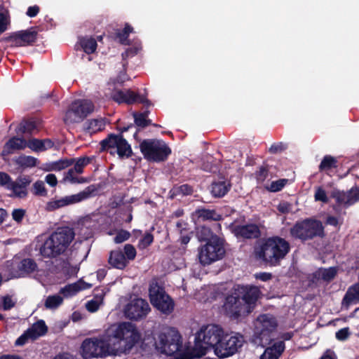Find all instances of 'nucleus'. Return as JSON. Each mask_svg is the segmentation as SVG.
<instances>
[{
	"label": "nucleus",
	"mask_w": 359,
	"mask_h": 359,
	"mask_svg": "<svg viewBox=\"0 0 359 359\" xmlns=\"http://www.w3.org/2000/svg\"><path fill=\"white\" fill-rule=\"evenodd\" d=\"M141 339V332L135 324L128 321L116 323L110 325L102 334L85 339L81 345V354L85 359L127 354Z\"/></svg>",
	"instance_id": "nucleus-1"
},
{
	"label": "nucleus",
	"mask_w": 359,
	"mask_h": 359,
	"mask_svg": "<svg viewBox=\"0 0 359 359\" xmlns=\"http://www.w3.org/2000/svg\"><path fill=\"white\" fill-rule=\"evenodd\" d=\"M74 236L75 233L72 229L62 227L48 236H38L37 243L40 255L45 258L58 257L67 250Z\"/></svg>",
	"instance_id": "nucleus-2"
},
{
	"label": "nucleus",
	"mask_w": 359,
	"mask_h": 359,
	"mask_svg": "<svg viewBox=\"0 0 359 359\" xmlns=\"http://www.w3.org/2000/svg\"><path fill=\"white\" fill-rule=\"evenodd\" d=\"M222 335L223 330L218 325L202 327L196 334L194 346L189 351V358H200L205 355L209 348L217 346Z\"/></svg>",
	"instance_id": "nucleus-3"
},
{
	"label": "nucleus",
	"mask_w": 359,
	"mask_h": 359,
	"mask_svg": "<svg viewBox=\"0 0 359 359\" xmlns=\"http://www.w3.org/2000/svg\"><path fill=\"white\" fill-rule=\"evenodd\" d=\"M290 250L287 241L280 237L269 238L256 249L257 256L270 266L279 264Z\"/></svg>",
	"instance_id": "nucleus-4"
},
{
	"label": "nucleus",
	"mask_w": 359,
	"mask_h": 359,
	"mask_svg": "<svg viewBox=\"0 0 359 359\" xmlns=\"http://www.w3.org/2000/svg\"><path fill=\"white\" fill-rule=\"evenodd\" d=\"M153 346L160 353L172 355L182 348V337L173 327H167L160 332L156 338H154Z\"/></svg>",
	"instance_id": "nucleus-5"
},
{
	"label": "nucleus",
	"mask_w": 359,
	"mask_h": 359,
	"mask_svg": "<svg viewBox=\"0 0 359 359\" xmlns=\"http://www.w3.org/2000/svg\"><path fill=\"white\" fill-rule=\"evenodd\" d=\"M140 148L146 159L154 162L165 161L171 153L170 149L165 142L157 139L143 140L140 144Z\"/></svg>",
	"instance_id": "nucleus-6"
},
{
	"label": "nucleus",
	"mask_w": 359,
	"mask_h": 359,
	"mask_svg": "<svg viewBox=\"0 0 359 359\" xmlns=\"http://www.w3.org/2000/svg\"><path fill=\"white\" fill-rule=\"evenodd\" d=\"M225 250L223 241L217 236H212L208 241L198 250V260L203 265H210L221 259Z\"/></svg>",
	"instance_id": "nucleus-7"
},
{
	"label": "nucleus",
	"mask_w": 359,
	"mask_h": 359,
	"mask_svg": "<svg viewBox=\"0 0 359 359\" xmlns=\"http://www.w3.org/2000/svg\"><path fill=\"white\" fill-rule=\"evenodd\" d=\"M290 234L295 238L302 241L313 239L314 237H321L324 234L323 226L320 221L316 219H305L297 222L291 229Z\"/></svg>",
	"instance_id": "nucleus-8"
},
{
	"label": "nucleus",
	"mask_w": 359,
	"mask_h": 359,
	"mask_svg": "<svg viewBox=\"0 0 359 359\" xmlns=\"http://www.w3.org/2000/svg\"><path fill=\"white\" fill-rule=\"evenodd\" d=\"M97 189L95 185H90L84 189L82 191H80L76 194L65 196L62 197L56 196L47 203L46 209L48 211H53L59 208L80 203L94 196L97 192Z\"/></svg>",
	"instance_id": "nucleus-9"
},
{
	"label": "nucleus",
	"mask_w": 359,
	"mask_h": 359,
	"mask_svg": "<svg viewBox=\"0 0 359 359\" xmlns=\"http://www.w3.org/2000/svg\"><path fill=\"white\" fill-rule=\"evenodd\" d=\"M149 292L150 302L156 309L166 315L172 312L174 302L161 287L156 283H152Z\"/></svg>",
	"instance_id": "nucleus-10"
},
{
	"label": "nucleus",
	"mask_w": 359,
	"mask_h": 359,
	"mask_svg": "<svg viewBox=\"0 0 359 359\" xmlns=\"http://www.w3.org/2000/svg\"><path fill=\"white\" fill-rule=\"evenodd\" d=\"M243 337L240 334H224L220 338L217 346L215 347V353L219 358H226L235 354L243 346Z\"/></svg>",
	"instance_id": "nucleus-11"
},
{
	"label": "nucleus",
	"mask_w": 359,
	"mask_h": 359,
	"mask_svg": "<svg viewBox=\"0 0 359 359\" xmlns=\"http://www.w3.org/2000/svg\"><path fill=\"white\" fill-rule=\"evenodd\" d=\"M94 105L90 100H76L67 109L64 121L72 125L82 121L90 113L93 111Z\"/></svg>",
	"instance_id": "nucleus-12"
},
{
	"label": "nucleus",
	"mask_w": 359,
	"mask_h": 359,
	"mask_svg": "<svg viewBox=\"0 0 359 359\" xmlns=\"http://www.w3.org/2000/svg\"><path fill=\"white\" fill-rule=\"evenodd\" d=\"M103 150L111 154H117L120 157H129L132 154L130 146L121 135H110L101 142Z\"/></svg>",
	"instance_id": "nucleus-13"
},
{
	"label": "nucleus",
	"mask_w": 359,
	"mask_h": 359,
	"mask_svg": "<svg viewBox=\"0 0 359 359\" xmlns=\"http://www.w3.org/2000/svg\"><path fill=\"white\" fill-rule=\"evenodd\" d=\"M151 311L149 303L142 299L137 298L130 301L123 309L124 316L131 320H140L147 317Z\"/></svg>",
	"instance_id": "nucleus-14"
},
{
	"label": "nucleus",
	"mask_w": 359,
	"mask_h": 359,
	"mask_svg": "<svg viewBox=\"0 0 359 359\" xmlns=\"http://www.w3.org/2000/svg\"><path fill=\"white\" fill-rule=\"evenodd\" d=\"M278 325L276 318L271 314H262L259 316L254 322L255 334L263 341H268L269 337L273 333Z\"/></svg>",
	"instance_id": "nucleus-15"
},
{
	"label": "nucleus",
	"mask_w": 359,
	"mask_h": 359,
	"mask_svg": "<svg viewBox=\"0 0 359 359\" xmlns=\"http://www.w3.org/2000/svg\"><path fill=\"white\" fill-rule=\"evenodd\" d=\"M223 308L226 314L233 318L245 316L250 313L248 306L245 305L234 291L226 297Z\"/></svg>",
	"instance_id": "nucleus-16"
},
{
	"label": "nucleus",
	"mask_w": 359,
	"mask_h": 359,
	"mask_svg": "<svg viewBox=\"0 0 359 359\" xmlns=\"http://www.w3.org/2000/svg\"><path fill=\"white\" fill-rule=\"evenodd\" d=\"M233 291L241 298L245 305L248 306L250 312L262 294L259 287L253 285H238Z\"/></svg>",
	"instance_id": "nucleus-17"
},
{
	"label": "nucleus",
	"mask_w": 359,
	"mask_h": 359,
	"mask_svg": "<svg viewBox=\"0 0 359 359\" xmlns=\"http://www.w3.org/2000/svg\"><path fill=\"white\" fill-rule=\"evenodd\" d=\"M47 332V326L43 320H39L34 323L24 334L15 341L17 346H22L29 340L33 341L44 335Z\"/></svg>",
	"instance_id": "nucleus-18"
},
{
	"label": "nucleus",
	"mask_w": 359,
	"mask_h": 359,
	"mask_svg": "<svg viewBox=\"0 0 359 359\" xmlns=\"http://www.w3.org/2000/svg\"><path fill=\"white\" fill-rule=\"evenodd\" d=\"M36 36L37 32L34 29H29L13 33L6 41H13L15 46H25L35 42Z\"/></svg>",
	"instance_id": "nucleus-19"
},
{
	"label": "nucleus",
	"mask_w": 359,
	"mask_h": 359,
	"mask_svg": "<svg viewBox=\"0 0 359 359\" xmlns=\"http://www.w3.org/2000/svg\"><path fill=\"white\" fill-rule=\"evenodd\" d=\"M332 196L340 204L352 205L359 201V188L353 187L348 192L334 190Z\"/></svg>",
	"instance_id": "nucleus-20"
},
{
	"label": "nucleus",
	"mask_w": 359,
	"mask_h": 359,
	"mask_svg": "<svg viewBox=\"0 0 359 359\" xmlns=\"http://www.w3.org/2000/svg\"><path fill=\"white\" fill-rule=\"evenodd\" d=\"M31 183L29 177H18L15 182H12L10 184L8 190L11 191V196L18 198H24L27 196V187Z\"/></svg>",
	"instance_id": "nucleus-21"
},
{
	"label": "nucleus",
	"mask_w": 359,
	"mask_h": 359,
	"mask_svg": "<svg viewBox=\"0 0 359 359\" xmlns=\"http://www.w3.org/2000/svg\"><path fill=\"white\" fill-rule=\"evenodd\" d=\"M112 98L114 101L122 103L132 104L134 102H144L145 98L135 94L130 90H116L113 93Z\"/></svg>",
	"instance_id": "nucleus-22"
},
{
	"label": "nucleus",
	"mask_w": 359,
	"mask_h": 359,
	"mask_svg": "<svg viewBox=\"0 0 359 359\" xmlns=\"http://www.w3.org/2000/svg\"><path fill=\"white\" fill-rule=\"evenodd\" d=\"M105 288H97L94 291L93 298L88 301L85 307L90 313H95L104 304V299L107 292Z\"/></svg>",
	"instance_id": "nucleus-23"
},
{
	"label": "nucleus",
	"mask_w": 359,
	"mask_h": 359,
	"mask_svg": "<svg viewBox=\"0 0 359 359\" xmlns=\"http://www.w3.org/2000/svg\"><path fill=\"white\" fill-rule=\"evenodd\" d=\"M27 147V140L23 138L13 137L4 144L1 155L5 156L18 150H23Z\"/></svg>",
	"instance_id": "nucleus-24"
},
{
	"label": "nucleus",
	"mask_w": 359,
	"mask_h": 359,
	"mask_svg": "<svg viewBox=\"0 0 359 359\" xmlns=\"http://www.w3.org/2000/svg\"><path fill=\"white\" fill-rule=\"evenodd\" d=\"M358 303H359V282L348 288L342 299V306L348 309L351 305Z\"/></svg>",
	"instance_id": "nucleus-25"
},
{
	"label": "nucleus",
	"mask_w": 359,
	"mask_h": 359,
	"mask_svg": "<svg viewBox=\"0 0 359 359\" xmlns=\"http://www.w3.org/2000/svg\"><path fill=\"white\" fill-rule=\"evenodd\" d=\"M284 349L285 344L283 341L276 342L265 349L259 359H278Z\"/></svg>",
	"instance_id": "nucleus-26"
},
{
	"label": "nucleus",
	"mask_w": 359,
	"mask_h": 359,
	"mask_svg": "<svg viewBox=\"0 0 359 359\" xmlns=\"http://www.w3.org/2000/svg\"><path fill=\"white\" fill-rule=\"evenodd\" d=\"M90 284L86 283L83 280H79L76 283L69 284L61 288L60 292L65 297H72L75 295L79 291L90 288Z\"/></svg>",
	"instance_id": "nucleus-27"
},
{
	"label": "nucleus",
	"mask_w": 359,
	"mask_h": 359,
	"mask_svg": "<svg viewBox=\"0 0 359 359\" xmlns=\"http://www.w3.org/2000/svg\"><path fill=\"white\" fill-rule=\"evenodd\" d=\"M109 263L116 269H123L126 266L128 261L121 251L114 250L110 253Z\"/></svg>",
	"instance_id": "nucleus-28"
},
{
	"label": "nucleus",
	"mask_w": 359,
	"mask_h": 359,
	"mask_svg": "<svg viewBox=\"0 0 359 359\" xmlns=\"http://www.w3.org/2000/svg\"><path fill=\"white\" fill-rule=\"evenodd\" d=\"M236 233L247 238H257L259 235V230L257 225L248 224L237 228Z\"/></svg>",
	"instance_id": "nucleus-29"
},
{
	"label": "nucleus",
	"mask_w": 359,
	"mask_h": 359,
	"mask_svg": "<svg viewBox=\"0 0 359 359\" xmlns=\"http://www.w3.org/2000/svg\"><path fill=\"white\" fill-rule=\"evenodd\" d=\"M106 121L104 118H95L88 121L86 123L85 129L89 133H95L103 130L105 127Z\"/></svg>",
	"instance_id": "nucleus-30"
},
{
	"label": "nucleus",
	"mask_w": 359,
	"mask_h": 359,
	"mask_svg": "<svg viewBox=\"0 0 359 359\" xmlns=\"http://www.w3.org/2000/svg\"><path fill=\"white\" fill-rule=\"evenodd\" d=\"M337 273V269L335 267H330L328 269L321 268L315 272L314 276L318 279L330 281L336 276Z\"/></svg>",
	"instance_id": "nucleus-31"
},
{
	"label": "nucleus",
	"mask_w": 359,
	"mask_h": 359,
	"mask_svg": "<svg viewBox=\"0 0 359 359\" xmlns=\"http://www.w3.org/2000/svg\"><path fill=\"white\" fill-rule=\"evenodd\" d=\"M229 189V184L226 181L213 182L211 187V192L215 197H222Z\"/></svg>",
	"instance_id": "nucleus-32"
},
{
	"label": "nucleus",
	"mask_w": 359,
	"mask_h": 359,
	"mask_svg": "<svg viewBox=\"0 0 359 359\" xmlns=\"http://www.w3.org/2000/svg\"><path fill=\"white\" fill-rule=\"evenodd\" d=\"M73 159H60L46 165V171H60L70 166L74 163Z\"/></svg>",
	"instance_id": "nucleus-33"
},
{
	"label": "nucleus",
	"mask_w": 359,
	"mask_h": 359,
	"mask_svg": "<svg viewBox=\"0 0 359 359\" xmlns=\"http://www.w3.org/2000/svg\"><path fill=\"white\" fill-rule=\"evenodd\" d=\"M37 159L33 156L21 155L15 159L17 165L23 168H32L36 165Z\"/></svg>",
	"instance_id": "nucleus-34"
},
{
	"label": "nucleus",
	"mask_w": 359,
	"mask_h": 359,
	"mask_svg": "<svg viewBox=\"0 0 359 359\" xmlns=\"http://www.w3.org/2000/svg\"><path fill=\"white\" fill-rule=\"evenodd\" d=\"M195 214L202 220H219L221 216L215 210L200 209L196 211Z\"/></svg>",
	"instance_id": "nucleus-35"
},
{
	"label": "nucleus",
	"mask_w": 359,
	"mask_h": 359,
	"mask_svg": "<svg viewBox=\"0 0 359 359\" xmlns=\"http://www.w3.org/2000/svg\"><path fill=\"white\" fill-rule=\"evenodd\" d=\"M76 175L77 173L75 170L74 168H71L65 173L63 180L72 184H83L88 182L86 178L79 177Z\"/></svg>",
	"instance_id": "nucleus-36"
},
{
	"label": "nucleus",
	"mask_w": 359,
	"mask_h": 359,
	"mask_svg": "<svg viewBox=\"0 0 359 359\" xmlns=\"http://www.w3.org/2000/svg\"><path fill=\"white\" fill-rule=\"evenodd\" d=\"M80 43L84 52L88 54L94 53L97 48V42L93 38H83L81 39Z\"/></svg>",
	"instance_id": "nucleus-37"
},
{
	"label": "nucleus",
	"mask_w": 359,
	"mask_h": 359,
	"mask_svg": "<svg viewBox=\"0 0 359 359\" xmlns=\"http://www.w3.org/2000/svg\"><path fill=\"white\" fill-rule=\"evenodd\" d=\"M63 299L60 295L48 296L45 301V306L48 309H55L62 304Z\"/></svg>",
	"instance_id": "nucleus-38"
},
{
	"label": "nucleus",
	"mask_w": 359,
	"mask_h": 359,
	"mask_svg": "<svg viewBox=\"0 0 359 359\" xmlns=\"http://www.w3.org/2000/svg\"><path fill=\"white\" fill-rule=\"evenodd\" d=\"M192 188L187 184H183L179 187H175L170 192V198H173L175 196L180 195H189L192 193Z\"/></svg>",
	"instance_id": "nucleus-39"
},
{
	"label": "nucleus",
	"mask_w": 359,
	"mask_h": 359,
	"mask_svg": "<svg viewBox=\"0 0 359 359\" xmlns=\"http://www.w3.org/2000/svg\"><path fill=\"white\" fill-rule=\"evenodd\" d=\"M19 269L25 273H29L35 271L36 264L31 259H25L20 262Z\"/></svg>",
	"instance_id": "nucleus-40"
},
{
	"label": "nucleus",
	"mask_w": 359,
	"mask_h": 359,
	"mask_svg": "<svg viewBox=\"0 0 359 359\" xmlns=\"http://www.w3.org/2000/svg\"><path fill=\"white\" fill-rule=\"evenodd\" d=\"M336 166V158L331 156H325L319 165V169L320 170H327Z\"/></svg>",
	"instance_id": "nucleus-41"
},
{
	"label": "nucleus",
	"mask_w": 359,
	"mask_h": 359,
	"mask_svg": "<svg viewBox=\"0 0 359 359\" xmlns=\"http://www.w3.org/2000/svg\"><path fill=\"white\" fill-rule=\"evenodd\" d=\"M36 128V124L34 121H22L18 128V132L22 133H30Z\"/></svg>",
	"instance_id": "nucleus-42"
},
{
	"label": "nucleus",
	"mask_w": 359,
	"mask_h": 359,
	"mask_svg": "<svg viewBox=\"0 0 359 359\" xmlns=\"http://www.w3.org/2000/svg\"><path fill=\"white\" fill-rule=\"evenodd\" d=\"M134 118L136 125L140 127L144 128L150 123V121L147 118V114L146 113L135 114Z\"/></svg>",
	"instance_id": "nucleus-43"
},
{
	"label": "nucleus",
	"mask_w": 359,
	"mask_h": 359,
	"mask_svg": "<svg viewBox=\"0 0 359 359\" xmlns=\"http://www.w3.org/2000/svg\"><path fill=\"white\" fill-rule=\"evenodd\" d=\"M133 32V28L126 25L123 31H118L116 32V36L119 39V41L121 43L126 44L128 41V36L130 32Z\"/></svg>",
	"instance_id": "nucleus-44"
},
{
	"label": "nucleus",
	"mask_w": 359,
	"mask_h": 359,
	"mask_svg": "<svg viewBox=\"0 0 359 359\" xmlns=\"http://www.w3.org/2000/svg\"><path fill=\"white\" fill-rule=\"evenodd\" d=\"M90 163V158L88 157L80 158L75 162L74 169L77 174L83 172V168Z\"/></svg>",
	"instance_id": "nucleus-45"
},
{
	"label": "nucleus",
	"mask_w": 359,
	"mask_h": 359,
	"mask_svg": "<svg viewBox=\"0 0 359 359\" xmlns=\"http://www.w3.org/2000/svg\"><path fill=\"white\" fill-rule=\"evenodd\" d=\"M33 192L36 195L46 196L47 194V191L45 188L43 182L39 180L36 181L33 184Z\"/></svg>",
	"instance_id": "nucleus-46"
},
{
	"label": "nucleus",
	"mask_w": 359,
	"mask_h": 359,
	"mask_svg": "<svg viewBox=\"0 0 359 359\" xmlns=\"http://www.w3.org/2000/svg\"><path fill=\"white\" fill-rule=\"evenodd\" d=\"M314 198L316 201H321L323 203L328 202V197L325 191L322 187H317L314 194Z\"/></svg>",
	"instance_id": "nucleus-47"
},
{
	"label": "nucleus",
	"mask_w": 359,
	"mask_h": 359,
	"mask_svg": "<svg viewBox=\"0 0 359 359\" xmlns=\"http://www.w3.org/2000/svg\"><path fill=\"white\" fill-rule=\"evenodd\" d=\"M124 256L126 260H133L136 256V250L133 245L126 244L124 246Z\"/></svg>",
	"instance_id": "nucleus-48"
},
{
	"label": "nucleus",
	"mask_w": 359,
	"mask_h": 359,
	"mask_svg": "<svg viewBox=\"0 0 359 359\" xmlns=\"http://www.w3.org/2000/svg\"><path fill=\"white\" fill-rule=\"evenodd\" d=\"M287 182V180L285 179L272 182L268 187V189L273 192L278 191L285 185Z\"/></svg>",
	"instance_id": "nucleus-49"
},
{
	"label": "nucleus",
	"mask_w": 359,
	"mask_h": 359,
	"mask_svg": "<svg viewBox=\"0 0 359 359\" xmlns=\"http://www.w3.org/2000/svg\"><path fill=\"white\" fill-rule=\"evenodd\" d=\"M8 23L9 20L7 12L0 11V34L7 29Z\"/></svg>",
	"instance_id": "nucleus-50"
},
{
	"label": "nucleus",
	"mask_w": 359,
	"mask_h": 359,
	"mask_svg": "<svg viewBox=\"0 0 359 359\" xmlns=\"http://www.w3.org/2000/svg\"><path fill=\"white\" fill-rule=\"evenodd\" d=\"M154 238L153 236L147 233L143 238L139 241L138 247L140 249H144L148 247L153 242Z\"/></svg>",
	"instance_id": "nucleus-51"
},
{
	"label": "nucleus",
	"mask_w": 359,
	"mask_h": 359,
	"mask_svg": "<svg viewBox=\"0 0 359 359\" xmlns=\"http://www.w3.org/2000/svg\"><path fill=\"white\" fill-rule=\"evenodd\" d=\"M41 144V140L38 139H31L27 141V147H29L34 151H42Z\"/></svg>",
	"instance_id": "nucleus-52"
},
{
	"label": "nucleus",
	"mask_w": 359,
	"mask_h": 359,
	"mask_svg": "<svg viewBox=\"0 0 359 359\" xmlns=\"http://www.w3.org/2000/svg\"><path fill=\"white\" fill-rule=\"evenodd\" d=\"M130 236V234L128 231L125 230H121L117 232L114 240L116 243H121L127 241L129 238Z\"/></svg>",
	"instance_id": "nucleus-53"
},
{
	"label": "nucleus",
	"mask_w": 359,
	"mask_h": 359,
	"mask_svg": "<svg viewBox=\"0 0 359 359\" xmlns=\"http://www.w3.org/2000/svg\"><path fill=\"white\" fill-rule=\"evenodd\" d=\"M13 181L10 176L6 172H0V185L4 187L7 189Z\"/></svg>",
	"instance_id": "nucleus-54"
},
{
	"label": "nucleus",
	"mask_w": 359,
	"mask_h": 359,
	"mask_svg": "<svg viewBox=\"0 0 359 359\" xmlns=\"http://www.w3.org/2000/svg\"><path fill=\"white\" fill-rule=\"evenodd\" d=\"M285 149V145L282 142H278L272 144L269 147V151L271 154H277L283 151Z\"/></svg>",
	"instance_id": "nucleus-55"
},
{
	"label": "nucleus",
	"mask_w": 359,
	"mask_h": 359,
	"mask_svg": "<svg viewBox=\"0 0 359 359\" xmlns=\"http://www.w3.org/2000/svg\"><path fill=\"white\" fill-rule=\"evenodd\" d=\"M349 330L348 327L342 328L336 332V338L338 340H345L349 336Z\"/></svg>",
	"instance_id": "nucleus-56"
},
{
	"label": "nucleus",
	"mask_w": 359,
	"mask_h": 359,
	"mask_svg": "<svg viewBox=\"0 0 359 359\" xmlns=\"http://www.w3.org/2000/svg\"><path fill=\"white\" fill-rule=\"evenodd\" d=\"M25 213V211L23 209H15L13 210L12 217L15 221L20 222L24 217Z\"/></svg>",
	"instance_id": "nucleus-57"
},
{
	"label": "nucleus",
	"mask_w": 359,
	"mask_h": 359,
	"mask_svg": "<svg viewBox=\"0 0 359 359\" xmlns=\"http://www.w3.org/2000/svg\"><path fill=\"white\" fill-rule=\"evenodd\" d=\"M3 307L4 310H8L14 306L15 303L9 296H6L2 298Z\"/></svg>",
	"instance_id": "nucleus-58"
},
{
	"label": "nucleus",
	"mask_w": 359,
	"mask_h": 359,
	"mask_svg": "<svg viewBox=\"0 0 359 359\" xmlns=\"http://www.w3.org/2000/svg\"><path fill=\"white\" fill-rule=\"evenodd\" d=\"M45 181L50 187H55L57 184V180L54 174H48L45 177Z\"/></svg>",
	"instance_id": "nucleus-59"
},
{
	"label": "nucleus",
	"mask_w": 359,
	"mask_h": 359,
	"mask_svg": "<svg viewBox=\"0 0 359 359\" xmlns=\"http://www.w3.org/2000/svg\"><path fill=\"white\" fill-rule=\"evenodd\" d=\"M40 8L38 6H29L27 11V15L29 18L35 17L39 12Z\"/></svg>",
	"instance_id": "nucleus-60"
},
{
	"label": "nucleus",
	"mask_w": 359,
	"mask_h": 359,
	"mask_svg": "<svg viewBox=\"0 0 359 359\" xmlns=\"http://www.w3.org/2000/svg\"><path fill=\"white\" fill-rule=\"evenodd\" d=\"M320 359H337V357L333 351L327 349Z\"/></svg>",
	"instance_id": "nucleus-61"
},
{
	"label": "nucleus",
	"mask_w": 359,
	"mask_h": 359,
	"mask_svg": "<svg viewBox=\"0 0 359 359\" xmlns=\"http://www.w3.org/2000/svg\"><path fill=\"white\" fill-rule=\"evenodd\" d=\"M256 278L260 279L263 281H267L271 278V274L269 273H260L255 275Z\"/></svg>",
	"instance_id": "nucleus-62"
},
{
	"label": "nucleus",
	"mask_w": 359,
	"mask_h": 359,
	"mask_svg": "<svg viewBox=\"0 0 359 359\" xmlns=\"http://www.w3.org/2000/svg\"><path fill=\"white\" fill-rule=\"evenodd\" d=\"M278 210L282 213H285L289 211L290 205L287 203H280L278 205Z\"/></svg>",
	"instance_id": "nucleus-63"
},
{
	"label": "nucleus",
	"mask_w": 359,
	"mask_h": 359,
	"mask_svg": "<svg viewBox=\"0 0 359 359\" xmlns=\"http://www.w3.org/2000/svg\"><path fill=\"white\" fill-rule=\"evenodd\" d=\"M53 359H76L74 355L65 353L62 354H58Z\"/></svg>",
	"instance_id": "nucleus-64"
}]
</instances>
